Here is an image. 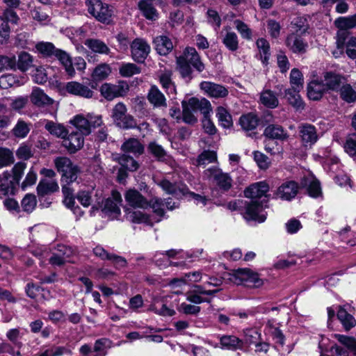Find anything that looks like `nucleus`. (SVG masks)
<instances>
[{"mask_svg":"<svg viewBox=\"0 0 356 356\" xmlns=\"http://www.w3.org/2000/svg\"><path fill=\"white\" fill-rule=\"evenodd\" d=\"M171 72H165L159 76V81L162 87L168 94H175L176 88L174 83L172 81Z\"/></svg>","mask_w":356,"mask_h":356,"instance_id":"51","label":"nucleus"},{"mask_svg":"<svg viewBox=\"0 0 356 356\" xmlns=\"http://www.w3.org/2000/svg\"><path fill=\"white\" fill-rule=\"evenodd\" d=\"M163 203L161 199L154 197L149 202V207L153 209V212L157 216L154 222H160L164 216L165 211L163 208Z\"/></svg>","mask_w":356,"mask_h":356,"instance_id":"56","label":"nucleus"},{"mask_svg":"<svg viewBox=\"0 0 356 356\" xmlns=\"http://www.w3.org/2000/svg\"><path fill=\"white\" fill-rule=\"evenodd\" d=\"M200 89L209 97L224 98L228 95V90L223 86L211 81H202Z\"/></svg>","mask_w":356,"mask_h":356,"instance_id":"17","label":"nucleus"},{"mask_svg":"<svg viewBox=\"0 0 356 356\" xmlns=\"http://www.w3.org/2000/svg\"><path fill=\"white\" fill-rule=\"evenodd\" d=\"M88 13L98 21L108 23L113 15V10L100 0H87Z\"/></svg>","mask_w":356,"mask_h":356,"instance_id":"9","label":"nucleus"},{"mask_svg":"<svg viewBox=\"0 0 356 356\" xmlns=\"http://www.w3.org/2000/svg\"><path fill=\"white\" fill-rule=\"evenodd\" d=\"M138 8L147 19L155 21L159 18L158 11L149 0H141L138 3Z\"/></svg>","mask_w":356,"mask_h":356,"instance_id":"38","label":"nucleus"},{"mask_svg":"<svg viewBox=\"0 0 356 356\" xmlns=\"http://www.w3.org/2000/svg\"><path fill=\"white\" fill-rule=\"evenodd\" d=\"M31 124L25 122L23 120H18L16 124L13 128L11 132L13 135L17 138H24L27 136L31 130Z\"/></svg>","mask_w":356,"mask_h":356,"instance_id":"44","label":"nucleus"},{"mask_svg":"<svg viewBox=\"0 0 356 356\" xmlns=\"http://www.w3.org/2000/svg\"><path fill=\"white\" fill-rule=\"evenodd\" d=\"M337 28L348 30L356 27V15L348 17H340L334 21Z\"/></svg>","mask_w":356,"mask_h":356,"instance_id":"54","label":"nucleus"},{"mask_svg":"<svg viewBox=\"0 0 356 356\" xmlns=\"http://www.w3.org/2000/svg\"><path fill=\"white\" fill-rule=\"evenodd\" d=\"M182 115L181 119L189 124H193L197 122L195 113L200 111L202 114H208L212 112V107L210 102L205 98L198 99L191 97L188 101L184 100L181 102Z\"/></svg>","mask_w":356,"mask_h":356,"instance_id":"3","label":"nucleus"},{"mask_svg":"<svg viewBox=\"0 0 356 356\" xmlns=\"http://www.w3.org/2000/svg\"><path fill=\"white\" fill-rule=\"evenodd\" d=\"M222 42L231 51H236L238 49V36L234 32H227L224 35Z\"/></svg>","mask_w":356,"mask_h":356,"instance_id":"52","label":"nucleus"},{"mask_svg":"<svg viewBox=\"0 0 356 356\" xmlns=\"http://www.w3.org/2000/svg\"><path fill=\"white\" fill-rule=\"evenodd\" d=\"M58 188V183L55 180L42 179L37 186V191L39 195L44 196L57 191Z\"/></svg>","mask_w":356,"mask_h":356,"instance_id":"40","label":"nucleus"},{"mask_svg":"<svg viewBox=\"0 0 356 356\" xmlns=\"http://www.w3.org/2000/svg\"><path fill=\"white\" fill-rule=\"evenodd\" d=\"M269 191L268 185L264 181L252 184L244 191L246 197L251 199L245 207L243 217L246 220H254L263 222L266 219V212L264 211V203L267 202L266 193Z\"/></svg>","mask_w":356,"mask_h":356,"instance_id":"1","label":"nucleus"},{"mask_svg":"<svg viewBox=\"0 0 356 356\" xmlns=\"http://www.w3.org/2000/svg\"><path fill=\"white\" fill-rule=\"evenodd\" d=\"M84 136L78 131L67 133V135L63 138V145L70 153H75L83 147Z\"/></svg>","mask_w":356,"mask_h":356,"instance_id":"18","label":"nucleus"},{"mask_svg":"<svg viewBox=\"0 0 356 356\" xmlns=\"http://www.w3.org/2000/svg\"><path fill=\"white\" fill-rule=\"evenodd\" d=\"M216 118L220 126L225 129H229L233 125L232 117L229 112L223 106L217 107Z\"/></svg>","mask_w":356,"mask_h":356,"instance_id":"41","label":"nucleus"},{"mask_svg":"<svg viewBox=\"0 0 356 356\" xmlns=\"http://www.w3.org/2000/svg\"><path fill=\"white\" fill-rule=\"evenodd\" d=\"M156 184L160 186L166 193L180 197L188 193V187L182 184L172 183L164 178L156 181Z\"/></svg>","mask_w":356,"mask_h":356,"instance_id":"14","label":"nucleus"},{"mask_svg":"<svg viewBox=\"0 0 356 356\" xmlns=\"http://www.w3.org/2000/svg\"><path fill=\"white\" fill-rule=\"evenodd\" d=\"M57 250L60 254L54 253L49 258V261L52 266H60L67 261V259L72 254L73 252L71 248L64 245H58Z\"/></svg>","mask_w":356,"mask_h":356,"instance_id":"25","label":"nucleus"},{"mask_svg":"<svg viewBox=\"0 0 356 356\" xmlns=\"http://www.w3.org/2000/svg\"><path fill=\"white\" fill-rule=\"evenodd\" d=\"M254 159L259 168L266 170L268 168L270 161L267 156L259 151L253 152Z\"/></svg>","mask_w":356,"mask_h":356,"instance_id":"64","label":"nucleus"},{"mask_svg":"<svg viewBox=\"0 0 356 356\" xmlns=\"http://www.w3.org/2000/svg\"><path fill=\"white\" fill-rule=\"evenodd\" d=\"M70 122L79 131L78 132L82 135L88 136L91 134L87 115H76L70 120Z\"/></svg>","mask_w":356,"mask_h":356,"instance_id":"30","label":"nucleus"},{"mask_svg":"<svg viewBox=\"0 0 356 356\" xmlns=\"http://www.w3.org/2000/svg\"><path fill=\"white\" fill-rule=\"evenodd\" d=\"M95 88L93 85L90 88L88 85L76 81L67 82L63 87V90L68 94L84 99L93 98Z\"/></svg>","mask_w":356,"mask_h":356,"instance_id":"11","label":"nucleus"},{"mask_svg":"<svg viewBox=\"0 0 356 356\" xmlns=\"http://www.w3.org/2000/svg\"><path fill=\"white\" fill-rule=\"evenodd\" d=\"M299 136L304 145H312L318 139L316 127L309 123H302L298 126Z\"/></svg>","mask_w":356,"mask_h":356,"instance_id":"16","label":"nucleus"},{"mask_svg":"<svg viewBox=\"0 0 356 356\" xmlns=\"http://www.w3.org/2000/svg\"><path fill=\"white\" fill-rule=\"evenodd\" d=\"M322 81L327 92H338L343 82H345L346 78L341 74L332 72H327L324 73L323 79Z\"/></svg>","mask_w":356,"mask_h":356,"instance_id":"20","label":"nucleus"},{"mask_svg":"<svg viewBox=\"0 0 356 356\" xmlns=\"http://www.w3.org/2000/svg\"><path fill=\"white\" fill-rule=\"evenodd\" d=\"M155 49L162 56L168 55L173 49L171 40L166 35H159L154 39Z\"/></svg>","mask_w":356,"mask_h":356,"instance_id":"29","label":"nucleus"},{"mask_svg":"<svg viewBox=\"0 0 356 356\" xmlns=\"http://www.w3.org/2000/svg\"><path fill=\"white\" fill-rule=\"evenodd\" d=\"M122 202L121 194L116 191H112L111 196L104 200L100 204L92 205L91 212L101 209L102 211L111 218H117L120 215V205Z\"/></svg>","mask_w":356,"mask_h":356,"instance_id":"7","label":"nucleus"},{"mask_svg":"<svg viewBox=\"0 0 356 356\" xmlns=\"http://www.w3.org/2000/svg\"><path fill=\"white\" fill-rule=\"evenodd\" d=\"M112 72L111 66L107 63L97 65L91 73V79L94 82H99L108 77Z\"/></svg>","mask_w":356,"mask_h":356,"instance_id":"35","label":"nucleus"},{"mask_svg":"<svg viewBox=\"0 0 356 356\" xmlns=\"http://www.w3.org/2000/svg\"><path fill=\"white\" fill-rule=\"evenodd\" d=\"M159 300H155L150 305L149 310L163 316H172L175 314V311L172 309L168 308L165 304L162 303L161 307H159Z\"/></svg>","mask_w":356,"mask_h":356,"instance_id":"57","label":"nucleus"},{"mask_svg":"<svg viewBox=\"0 0 356 356\" xmlns=\"http://www.w3.org/2000/svg\"><path fill=\"white\" fill-rule=\"evenodd\" d=\"M124 198L132 208L147 209L149 207V201L136 189L128 190L124 195Z\"/></svg>","mask_w":356,"mask_h":356,"instance_id":"19","label":"nucleus"},{"mask_svg":"<svg viewBox=\"0 0 356 356\" xmlns=\"http://www.w3.org/2000/svg\"><path fill=\"white\" fill-rule=\"evenodd\" d=\"M118 163L129 171H136L139 167L138 162L131 156L123 154L118 158Z\"/></svg>","mask_w":356,"mask_h":356,"instance_id":"53","label":"nucleus"},{"mask_svg":"<svg viewBox=\"0 0 356 356\" xmlns=\"http://www.w3.org/2000/svg\"><path fill=\"white\" fill-rule=\"evenodd\" d=\"M24 83V77L13 74L2 75L0 77V88L8 89L11 87H18Z\"/></svg>","mask_w":356,"mask_h":356,"instance_id":"33","label":"nucleus"},{"mask_svg":"<svg viewBox=\"0 0 356 356\" xmlns=\"http://www.w3.org/2000/svg\"><path fill=\"white\" fill-rule=\"evenodd\" d=\"M37 51L44 58H55L64 66L65 72L72 77L75 74V70L72 66V61L70 55L60 49L56 48L49 42H39L35 44Z\"/></svg>","mask_w":356,"mask_h":356,"instance_id":"2","label":"nucleus"},{"mask_svg":"<svg viewBox=\"0 0 356 356\" xmlns=\"http://www.w3.org/2000/svg\"><path fill=\"white\" fill-rule=\"evenodd\" d=\"M299 186L297 182L292 180L284 181L274 193V197L285 201H291L297 195Z\"/></svg>","mask_w":356,"mask_h":356,"instance_id":"12","label":"nucleus"},{"mask_svg":"<svg viewBox=\"0 0 356 356\" xmlns=\"http://www.w3.org/2000/svg\"><path fill=\"white\" fill-rule=\"evenodd\" d=\"M57 170L62 173L61 182L70 184L75 181L80 172V168L65 156H58L54 159Z\"/></svg>","mask_w":356,"mask_h":356,"instance_id":"4","label":"nucleus"},{"mask_svg":"<svg viewBox=\"0 0 356 356\" xmlns=\"http://www.w3.org/2000/svg\"><path fill=\"white\" fill-rule=\"evenodd\" d=\"M217 155L214 151H204L199 155L197 159L198 165H206L207 164L216 161Z\"/></svg>","mask_w":356,"mask_h":356,"instance_id":"62","label":"nucleus"},{"mask_svg":"<svg viewBox=\"0 0 356 356\" xmlns=\"http://www.w3.org/2000/svg\"><path fill=\"white\" fill-rule=\"evenodd\" d=\"M147 152L159 161H164L166 160V151L161 145H159L155 141L150 142L148 144Z\"/></svg>","mask_w":356,"mask_h":356,"instance_id":"48","label":"nucleus"},{"mask_svg":"<svg viewBox=\"0 0 356 356\" xmlns=\"http://www.w3.org/2000/svg\"><path fill=\"white\" fill-rule=\"evenodd\" d=\"M18 186L9 171L6 170L0 175V192L2 194L13 195Z\"/></svg>","mask_w":356,"mask_h":356,"instance_id":"22","label":"nucleus"},{"mask_svg":"<svg viewBox=\"0 0 356 356\" xmlns=\"http://www.w3.org/2000/svg\"><path fill=\"white\" fill-rule=\"evenodd\" d=\"M259 57L264 64H267L270 56V44L264 38H259L256 42Z\"/></svg>","mask_w":356,"mask_h":356,"instance_id":"47","label":"nucleus"},{"mask_svg":"<svg viewBox=\"0 0 356 356\" xmlns=\"http://www.w3.org/2000/svg\"><path fill=\"white\" fill-rule=\"evenodd\" d=\"M84 44L95 54L107 55L111 56V50L108 46L102 40L95 38L87 39Z\"/></svg>","mask_w":356,"mask_h":356,"instance_id":"28","label":"nucleus"},{"mask_svg":"<svg viewBox=\"0 0 356 356\" xmlns=\"http://www.w3.org/2000/svg\"><path fill=\"white\" fill-rule=\"evenodd\" d=\"M147 99L155 107L166 106V99L156 86H151Z\"/></svg>","mask_w":356,"mask_h":356,"instance_id":"37","label":"nucleus"},{"mask_svg":"<svg viewBox=\"0 0 356 356\" xmlns=\"http://www.w3.org/2000/svg\"><path fill=\"white\" fill-rule=\"evenodd\" d=\"M307 89L309 99L314 101L320 100L323 95L327 92L323 81L313 80L310 81Z\"/></svg>","mask_w":356,"mask_h":356,"instance_id":"26","label":"nucleus"},{"mask_svg":"<svg viewBox=\"0 0 356 356\" xmlns=\"http://www.w3.org/2000/svg\"><path fill=\"white\" fill-rule=\"evenodd\" d=\"M140 72V68L134 63H122L119 68V73L123 77H131Z\"/></svg>","mask_w":356,"mask_h":356,"instance_id":"58","label":"nucleus"},{"mask_svg":"<svg viewBox=\"0 0 356 356\" xmlns=\"http://www.w3.org/2000/svg\"><path fill=\"white\" fill-rule=\"evenodd\" d=\"M264 135L272 140L277 139L280 140H286L289 137L287 132L278 124H270L267 126L264 132Z\"/></svg>","mask_w":356,"mask_h":356,"instance_id":"32","label":"nucleus"},{"mask_svg":"<svg viewBox=\"0 0 356 356\" xmlns=\"http://www.w3.org/2000/svg\"><path fill=\"white\" fill-rule=\"evenodd\" d=\"M76 198L85 207H88L95 200L94 205L100 204L102 202V191L92 188L90 190H81L78 192Z\"/></svg>","mask_w":356,"mask_h":356,"instance_id":"15","label":"nucleus"},{"mask_svg":"<svg viewBox=\"0 0 356 356\" xmlns=\"http://www.w3.org/2000/svg\"><path fill=\"white\" fill-rule=\"evenodd\" d=\"M290 84L291 88L297 90H302L304 78L302 72L298 68H293L290 73Z\"/></svg>","mask_w":356,"mask_h":356,"instance_id":"50","label":"nucleus"},{"mask_svg":"<svg viewBox=\"0 0 356 356\" xmlns=\"http://www.w3.org/2000/svg\"><path fill=\"white\" fill-rule=\"evenodd\" d=\"M177 69L181 76L191 80L192 79L193 73L191 65L188 64L181 56L177 58Z\"/></svg>","mask_w":356,"mask_h":356,"instance_id":"55","label":"nucleus"},{"mask_svg":"<svg viewBox=\"0 0 356 356\" xmlns=\"http://www.w3.org/2000/svg\"><path fill=\"white\" fill-rule=\"evenodd\" d=\"M286 46L295 54H304L308 47L307 43L297 33H291L285 40Z\"/></svg>","mask_w":356,"mask_h":356,"instance_id":"21","label":"nucleus"},{"mask_svg":"<svg viewBox=\"0 0 356 356\" xmlns=\"http://www.w3.org/2000/svg\"><path fill=\"white\" fill-rule=\"evenodd\" d=\"M111 118L117 127L124 129H134L137 126L136 120L127 113V106L122 102L113 107Z\"/></svg>","mask_w":356,"mask_h":356,"instance_id":"8","label":"nucleus"},{"mask_svg":"<svg viewBox=\"0 0 356 356\" xmlns=\"http://www.w3.org/2000/svg\"><path fill=\"white\" fill-rule=\"evenodd\" d=\"M259 124L257 115L252 113L242 115L239 118V124L246 132L256 129Z\"/></svg>","mask_w":356,"mask_h":356,"instance_id":"31","label":"nucleus"},{"mask_svg":"<svg viewBox=\"0 0 356 356\" xmlns=\"http://www.w3.org/2000/svg\"><path fill=\"white\" fill-rule=\"evenodd\" d=\"M260 102L265 106L270 108H276L279 104L277 95L270 89H264L260 95Z\"/></svg>","mask_w":356,"mask_h":356,"instance_id":"43","label":"nucleus"},{"mask_svg":"<svg viewBox=\"0 0 356 356\" xmlns=\"http://www.w3.org/2000/svg\"><path fill=\"white\" fill-rule=\"evenodd\" d=\"M234 24L243 38L248 40L252 39V31L246 24L241 20L236 19L234 21Z\"/></svg>","mask_w":356,"mask_h":356,"instance_id":"63","label":"nucleus"},{"mask_svg":"<svg viewBox=\"0 0 356 356\" xmlns=\"http://www.w3.org/2000/svg\"><path fill=\"white\" fill-rule=\"evenodd\" d=\"M121 150L125 154L138 156L143 154L145 147L140 140L135 138L126 139L121 145Z\"/></svg>","mask_w":356,"mask_h":356,"instance_id":"24","label":"nucleus"},{"mask_svg":"<svg viewBox=\"0 0 356 356\" xmlns=\"http://www.w3.org/2000/svg\"><path fill=\"white\" fill-rule=\"evenodd\" d=\"M204 177L212 181L222 192H227L233 184V179L230 175L224 172L218 167H211L203 172Z\"/></svg>","mask_w":356,"mask_h":356,"instance_id":"6","label":"nucleus"},{"mask_svg":"<svg viewBox=\"0 0 356 356\" xmlns=\"http://www.w3.org/2000/svg\"><path fill=\"white\" fill-rule=\"evenodd\" d=\"M220 343L222 348L236 350L241 349L243 342L239 338L234 335H223L220 338Z\"/></svg>","mask_w":356,"mask_h":356,"instance_id":"34","label":"nucleus"},{"mask_svg":"<svg viewBox=\"0 0 356 356\" xmlns=\"http://www.w3.org/2000/svg\"><path fill=\"white\" fill-rule=\"evenodd\" d=\"M229 280L237 285H243L247 287H259L263 281L259 278L258 273L249 268H238L229 275Z\"/></svg>","mask_w":356,"mask_h":356,"instance_id":"5","label":"nucleus"},{"mask_svg":"<svg viewBox=\"0 0 356 356\" xmlns=\"http://www.w3.org/2000/svg\"><path fill=\"white\" fill-rule=\"evenodd\" d=\"M337 318L346 330H350L356 325L355 318L342 307H340L337 312Z\"/></svg>","mask_w":356,"mask_h":356,"instance_id":"49","label":"nucleus"},{"mask_svg":"<svg viewBox=\"0 0 356 356\" xmlns=\"http://www.w3.org/2000/svg\"><path fill=\"white\" fill-rule=\"evenodd\" d=\"M33 56L27 52L22 51L18 54L17 61L16 60V67L22 72H26L33 66Z\"/></svg>","mask_w":356,"mask_h":356,"instance_id":"46","label":"nucleus"},{"mask_svg":"<svg viewBox=\"0 0 356 356\" xmlns=\"http://www.w3.org/2000/svg\"><path fill=\"white\" fill-rule=\"evenodd\" d=\"M44 122L45 129L51 135L61 138L67 135V130L62 124L47 120Z\"/></svg>","mask_w":356,"mask_h":356,"instance_id":"42","label":"nucleus"},{"mask_svg":"<svg viewBox=\"0 0 356 356\" xmlns=\"http://www.w3.org/2000/svg\"><path fill=\"white\" fill-rule=\"evenodd\" d=\"M129 90V86L124 81H118L115 84L104 83L99 89L101 95L108 101H111L117 97H124Z\"/></svg>","mask_w":356,"mask_h":356,"instance_id":"10","label":"nucleus"},{"mask_svg":"<svg viewBox=\"0 0 356 356\" xmlns=\"http://www.w3.org/2000/svg\"><path fill=\"white\" fill-rule=\"evenodd\" d=\"M125 218L127 220L134 223L144 222L151 226L153 225V222L150 220L149 216L140 211H134L131 209H127L125 210Z\"/></svg>","mask_w":356,"mask_h":356,"instance_id":"36","label":"nucleus"},{"mask_svg":"<svg viewBox=\"0 0 356 356\" xmlns=\"http://www.w3.org/2000/svg\"><path fill=\"white\" fill-rule=\"evenodd\" d=\"M338 92H339L340 97L344 102L347 103L356 102V91L350 84L346 83V80L343 82Z\"/></svg>","mask_w":356,"mask_h":356,"instance_id":"45","label":"nucleus"},{"mask_svg":"<svg viewBox=\"0 0 356 356\" xmlns=\"http://www.w3.org/2000/svg\"><path fill=\"white\" fill-rule=\"evenodd\" d=\"M36 205V197L33 194H26L21 202L23 211L28 213H31L35 209Z\"/></svg>","mask_w":356,"mask_h":356,"instance_id":"60","label":"nucleus"},{"mask_svg":"<svg viewBox=\"0 0 356 356\" xmlns=\"http://www.w3.org/2000/svg\"><path fill=\"white\" fill-rule=\"evenodd\" d=\"M30 100L31 103L37 107L49 106L54 102L51 98L47 95L42 89L38 87L33 88L30 95Z\"/></svg>","mask_w":356,"mask_h":356,"instance_id":"27","label":"nucleus"},{"mask_svg":"<svg viewBox=\"0 0 356 356\" xmlns=\"http://www.w3.org/2000/svg\"><path fill=\"white\" fill-rule=\"evenodd\" d=\"M150 47L142 38H136L131 44V52L133 59L138 63H143L147 57Z\"/></svg>","mask_w":356,"mask_h":356,"instance_id":"13","label":"nucleus"},{"mask_svg":"<svg viewBox=\"0 0 356 356\" xmlns=\"http://www.w3.org/2000/svg\"><path fill=\"white\" fill-rule=\"evenodd\" d=\"M181 56L197 72H202L205 69L204 64L195 48L186 47Z\"/></svg>","mask_w":356,"mask_h":356,"instance_id":"23","label":"nucleus"},{"mask_svg":"<svg viewBox=\"0 0 356 356\" xmlns=\"http://www.w3.org/2000/svg\"><path fill=\"white\" fill-rule=\"evenodd\" d=\"M15 158L11 150L7 148H0V168L7 167L14 163Z\"/></svg>","mask_w":356,"mask_h":356,"instance_id":"59","label":"nucleus"},{"mask_svg":"<svg viewBox=\"0 0 356 356\" xmlns=\"http://www.w3.org/2000/svg\"><path fill=\"white\" fill-rule=\"evenodd\" d=\"M301 90L289 88L285 90V96L288 102L296 110H302L305 107L304 102L299 94Z\"/></svg>","mask_w":356,"mask_h":356,"instance_id":"39","label":"nucleus"},{"mask_svg":"<svg viewBox=\"0 0 356 356\" xmlns=\"http://www.w3.org/2000/svg\"><path fill=\"white\" fill-rule=\"evenodd\" d=\"M16 69V58L15 56H7L0 55V72Z\"/></svg>","mask_w":356,"mask_h":356,"instance_id":"61","label":"nucleus"}]
</instances>
